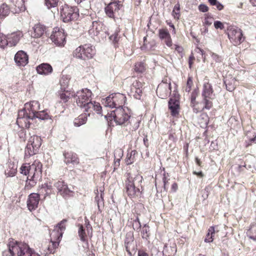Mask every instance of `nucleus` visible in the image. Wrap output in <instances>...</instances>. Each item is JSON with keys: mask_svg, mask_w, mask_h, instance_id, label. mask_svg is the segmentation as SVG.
I'll list each match as a JSON object with an SVG mask.
<instances>
[{"mask_svg": "<svg viewBox=\"0 0 256 256\" xmlns=\"http://www.w3.org/2000/svg\"><path fill=\"white\" fill-rule=\"evenodd\" d=\"M42 164L37 160L30 165V164H23L20 168V173L28 176L26 182V187L31 188L34 186L38 181L42 178Z\"/></svg>", "mask_w": 256, "mask_h": 256, "instance_id": "nucleus-1", "label": "nucleus"}, {"mask_svg": "<svg viewBox=\"0 0 256 256\" xmlns=\"http://www.w3.org/2000/svg\"><path fill=\"white\" fill-rule=\"evenodd\" d=\"M8 250H4L3 256H33L32 250L26 243L10 238L7 244Z\"/></svg>", "mask_w": 256, "mask_h": 256, "instance_id": "nucleus-2", "label": "nucleus"}, {"mask_svg": "<svg viewBox=\"0 0 256 256\" xmlns=\"http://www.w3.org/2000/svg\"><path fill=\"white\" fill-rule=\"evenodd\" d=\"M126 177L125 184L128 195L132 198L138 196L140 193V190L136 187L135 182L137 181L138 183L141 182L142 177L138 174L133 176L130 173L126 174Z\"/></svg>", "mask_w": 256, "mask_h": 256, "instance_id": "nucleus-3", "label": "nucleus"}, {"mask_svg": "<svg viewBox=\"0 0 256 256\" xmlns=\"http://www.w3.org/2000/svg\"><path fill=\"white\" fill-rule=\"evenodd\" d=\"M105 117L110 118L111 119L109 118L110 120L113 118L116 124L122 125L127 124L130 116L122 107H120L112 111L108 116Z\"/></svg>", "mask_w": 256, "mask_h": 256, "instance_id": "nucleus-4", "label": "nucleus"}, {"mask_svg": "<svg viewBox=\"0 0 256 256\" xmlns=\"http://www.w3.org/2000/svg\"><path fill=\"white\" fill-rule=\"evenodd\" d=\"M126 100L124 94L120 93H115L106 97L104 102V106L111 108L122 107Z\"/></svg>", "mask_w": 256, "mask_h": 256, "instance_id": "nucleus-5", "label": "nucleus"}, {"mask_svg": "<svg viewBox=\"0 0 256 256\" xmlns=\"http://www.w3.org/2000/svg\"><path fill=\"white\" fill-rule=\"evenodd\" d=\"M79 16V10L76 6L65 4L60 8L61 19L64 22L77 20Z\"/></svg>", "mask_w": 256, "mask_h": 256, "instance_id": "nucleus-6", "label": "nucleus"}, {"mask_svg": "<svg viewBox=\"0 0 256 256\" xmlns=\"http://www.w3.org/2000/svg\"><path fill=\"white\" fill-rule=\"evenodd\" d=\"M92 92L88 88H83L80 90L78 91L74 94L76 102L78 106L81 108H84L86 104L88 103L92 100Z\"/></svg>", "mask_w": 256, "mask_h": 256, "instance_id": "nucleus-7", "label": "nucleus"}, {"mask_svg": "<svg viewBox=\"0 0 256 256\" xmlns=\"http://www.w3.org/2000/svg\"><path fill=\"white\" fill-rule=\"evenodd\" d=\"M228 36L230 42L234 45H238L244 40L242 30L234 26L228 29Z\"/></svg>", "mask_w": 256, "mask_h": 256, "instance_id": "nucleus-8", "label": "nucleus"}, {"mask_svg": "<svg viewBox=\"0 0 256 256\" xmlns=\"http://www.w3.org/2000/svg\"><path fill=\"white\" fill-rule=\"evenodd\" d=\"M34 118L31 114H28L24 110H20L18 113L16 124L20 127L28 128L31 124L30 120H32Z\"/></svg>", "mask_w": 256, "mask_h": 256, "instance_id": "nucleus-9", "label": "nucleus"}, {"mask_svg": "<svg viewBox=\"0 0 256 256\" xmlns=\"http://www.w3.org/2000/svg\"><path fill=\"white\" fill-rule=\"evenodd\" d=\"M50 38L52 41L56 45L58 46H64L66 38L64 30L55 28H54V30L52 34L50 35Z\"/></svg>", "mask_w": 256, "mask_h": 256, "instance_id": "nucleus-10", "label": "nucleus"}, {"mask_svg": "<svg viewBox=\"0 0 256 256\" xmlns=\"http://www.w3.org/2000/svg\"><path fill=\"white\" fill-rule=\"evenodd\" d=\"M54 186L58 190V192L64 198L72 196L74 192L68 188V184L62 180L56 182Z\"/></svg>", "mask_w": 256, "mask_h": 256, "instance_id": "nucleus-11", "label": "nucleus"}, {"mask_svg": "<svg viewBox=\"0 0 256 256\" xmlns=\"http://www.w3.org/2000/svg\"><path fill=\"white\" fill-rule=\"evenodd\" d=\"M143 82L138 80L133 82L130 90V95L137 100H140L142 92Z\"/></svg>", "mask_w": 256, "mask_h": 256, "instance_id": "nucleus-12", "label": "nucleus"}, {"mask_svg": "<svg viewBox=\"0 0 256 256\" xmlns=\"http://www.w3.org/2000/svg\"><path fill=\"white\" fill-rule=\"evenodd\" d=\"M85 112H88L87 115L90 116L91 112L95 111L98 114L102 116V108L99 102L95 101H90L88 103L86 104V105L82 108Z\"/></svg>", "mask_w": 256, "mask_h": 256, "instance_id": "nucleus-13", "label": "nucleus"}, {"mask_svg": "<svg viewBox=\"0 0 256 256\" xmlns=\"http://www.w3.org/2000/svg\"><path fill=\"white\" fill-rule=\"evenodd\" d=\"M40 110V104L38 101L33 100L25 104L24 108L22 110H24L28 114H31L34 118V115Z\"/></svg>", "mask_w": 256, "mask_h": 256, "instance_id": "nucleus-14", "label": "nucleus"}, {"mask_svg": "<svg viewBox=\"0 0 256 256\" xmlns=\"http://www.w3.org/2000/svg\"><path fill=\"white\" fill-rule=\"evenodd\" d=\"M14 62L18 66H24L28 62V56L23 50L18 51L14 56Z\"/></svg>", "mask_w": 256, "mask_h": 256, "instance_id": "nucleus-15", "label": "nucleus"}, {"mask_svg": "<svg viewBox=\"0 0 256 256\" xmlns=\"http://www.w3.org/2000/svg\"><path fill=\"white\" fill-rule=\"evenodd\" d=\"M168 106L171 115L172 116H178L180 110L179 100L176 98H170L168 102Z\"/></svg>", "mask_w": 256, "mask_h": 256, "instance_id": "nucleus-16", "label": "nucleus"}, {"mask_svg": "<svg viewBox=\"0 0 256 256\" xmlns=\"http://www.w3.org/2000/svg\"><path fill=\"white\" fill-rule=\"evenodd\" d=\"M40 194L36 193L30 194L27 200V206L30 211L36 210L40 201Z\"/></svg>", "mask_w": 256, "mask_h": 256, "instance_id": "nucleus-17", "label": "nucleus"}, {"mask_svg": "<svg viewBox=\"0 0 256 256\" xmlns=\"http://www.w3.org/2000/svg\"><path fill=\"white\" fill-rule=\"evenodd\" d=\"M119 0L111 2L105 8L106 13L108 17L114 18V14L122 6Z\"/></svg>", "mask_w": 256, "mask_h": 256, "instance_id": "nucleus-18", "label": "nucleus"}, {"mask_svg": "<svg viewBox=\"0 0 256 256\" xmlns=\"http://www.w3.org/2000/svg\"><path fill=\"white\" fill-rule=\"evenodd\" d=\"M64 156V162L66 164H72L73 166L79 164V158L76 153L72 151L64 152L63 153Z\"/></svg>", "mask_w": 256, "mask_h": 256, "instance_id": "nucleus-19", "label": "nucleus"}, {"mask_svg": "<svg viewBox=\"0 0 256 256\" xmlns=\"http://www.w3.org/2000/svg\"><path fill=\"white\" fill-rule=\"evenodd\" d=\"M158 36L168 47L170 48L172 46L170 35L166 28L159 29Z\"/></svg>", "mask_w": 256, "mask_h": 256, "instance_id": "nucleus-20", "label": "nucleus"}, {"mask_svg": "<svg viewBox=\"0 0 256 256\" xmlns=\"http://www.w3.org/2000/svg\"><path fill=\"white\" fill-rule=\"evenodd\" d=\"M67 222L66 219H64L58 224L55 229L52 231L51 236H58V240H60L62 236L63 232L66 230V224Z\"/></svg>", "mask_w": 256, "mask_h": 256, "instance_id": "nucleus-21", "label": "nucleus"}, {"mask_svg": "<svg viewBox=\"0 0 256 256\" xmlns=\"http://www.w3.org/2000/svg\"><path fill=\"white\" fill-rule=\"evenodd\" d=\"M82 46L85 53V55L84 56V59L88 60L93 58L96 54L94 48L90 44H85Z\"/></svg>", "mask_w": 256, "mask_h": 256, "instance_id": "nucleus-22", "label": "nucleus"}, {"mask_svg": "<svg viewBox=\"0 0 256 256\" xmlns=\"http://www.w3.org/2000/svg\"><path fill=\"white\" fill-rule=\"evenodd\" d=\"M103 24L100 21H94L89 30V33L94 36H97L102 30Z\"/></svg>", "mask_w": 256, "mask_h": 256, "instance_id": "nucleus-23", "label": "nucleus"}, {"mask_svg": "<svg viewBox=\"0 0 256 256\" xmlns=\"http://www.w3.org/2000/svg\"><path fill=\"white\" fill-rule=\"evenodd\" d=\"M34 33L33 36L34 38H40L42 36L44 33L47 34L46 26L40 23L36 24L33 28Z\"/></svg>", "mask_w": 256, "mask_h": 256, "instance_id": "nucleus-24", "label": "nucleus"}, {"mask_svg": "<svg viewBox=\"0 0 256 256\" xmlns=\"http://www.w3.org/2000/svg\"><path fill=\"white\" fill-rule=\"evenodd\" d=\"M28 144L32 145V148H34L35 150H39L42 144V139L40 136L34 135L29 138Z\"/></svg>", "mask_w": 256, "mask_h": 256, "instance_id": "nucleus-25", "label": "nucleus"}, {"mask_svg": "<svg viewBox=\"0 0 256 256\" xmlns=\"http://www.w3.org/2000/svg\"><path fill=\"white\" fill-rule=\"evenodd\" d=\"M36 71L39 74L46 75L52 72V68L50 64L43 63L36 67Z\"/></svg>", "mask_w": 256, "mask_h": 256, "instance_id": "nucleus-26", "label": "nucleus"}, {"mask_svg": "<svg viewBox=\"0 0 256 256\" xmlns=\"http://www.w3.org/2000/svg\"><path fill=\"white\" fill-rule=\"evenodd\" d=\"M213 90L212 86L208 82L204 83L203 86L202 92V98H213Z\"/></svg>", "mask_w": 256, "mask_h": 256, "instance_id": "nucleus-27", "label": "nucleus"}, {"mask_svg": "<svg viewBox=\"0 0 256 256\" xmlns=\"http://www.w3.org/2000/svg\"><path fill=\"white\" fill-rule=\"evenodd\" d=\"M176 252V246L174 244L172 245L166 244L162 251L164 256H174Z\"/></svg>", "mask_w": 256, "mask_h": 256, "instance_id": "nucleus-28", "label": "nucleus"}, {"mask_svg": "<svg viewBox=\"0 0 256 256\" xmlns=\"http://www.w3.org/2000/svg\"><path fill=\"white\" fill-rule=\"evenodd\" d=\"M21 33L12 34L8 38V44L10 46H15L22 37Z\"/></svg>", "mask_w": 256, "mask_h": 256, "instance_id": "nucleus-29", "label": "nucleus"}, {"mask_svg": "<svg viewBox=\"0 0 256 256\" xmlns=\"http://www.w3.org/2000/svg\"><path fill=\"white\" fill-rule=\"evenodd\" d=\"M36 118L41 120H52V116L48 114L46 110H38L34 115V118Z\"/></svg>", "mask_w": 256, "mask_h": 256, "instance_id": "nucleus-30", "label": "nucleus"}, {"mask_svg": "<svg viewBox=\"0 0 256 256\" xmlns=\"http://www.w3.org/2000/svg\"><path fill=\"white\" fill-rule=\"evenodd\" d=\"M87 114L84 113L80 114L78 116V117L76 118H75L74 120V124L75 126H80L84 124L87 120Z\"/></svg>", "mask_w": 256, "mask_h": 256, "instance_id": "nucleus-31", "label": "nucleus"}, {"mask_svg": "<svg viewBox=\"0 0 256 256\" xmlns=\"http://www.w3.org/2000/svg\"><path fill=\"white\" fill-rule=\"evenodd\" d=\"M38 152V150H35L34 148H32V145H30L28 144L25 148L24 158H30L31 156L36 154L37 152Z\"/></svg>", "mask_w": 256, "mask_h": 256, "instance_id": "nucleus-32", "label": "nucleus"}, {"mask_svg": "<svg viewBox=\"0 0 256 256\" xmlns=\"http://www.w3.org/2000/svg\"><path fill=\"white\" fill-rule=\"evenodd\" d=\"M17 166L14 164L10 162L8 164V168L5 172V174L8 176H13L16 172Z\"/></svg>", "mask_w": 256, "mask_h": 256, "instance_id": "nucleus-33", "label": "nucleus"}, {"mask_svg": "<svg viewBox=\"0 0 256 256\" xmlns=\"http://www.w3.org/2000/svg\"><path fill=\"white\" fill-rule=\"evenodd\" d=\"M74 56L79 59L86 60V59H84V56L85 55V53L84 52V50H83V47L82 46H80L77 48L73 52Z\"/></svg>", "mask_w": 256, "mask_h": 256, "instance_id": "nucleus-34", "label": "nucleus"}, {"mask_svg": "<svg viewBox=\"0 0 256 256\" xmlns=\"http://www.w3.org/2000/svg\"><path fill=\"white\" fill-rule=\"evenodd\" d=\"M10 8L8 6L5 4L0 6V18H2L7 16L10 13Z\"/></svg>", "mask_w": 256, "mask_h": 256, "instance_id": "nucleus-35", "label": "nucleus"}, {"mask_svg": "<svg viewBox=\"0 0 256 256\" xmlns=\"http://www.w3.org/2000/svg\"><path fill=\"white\" fill-rule=\"evenodd\" d=\"M246 235L248 238L256 241V226H251L249 230L246 232Z\"/></svg>", "mask_w": 256, "mask_h": 256, "instance_id": "nucleus-36", "label": "nucleus"}, {"mask_svg": "<svg viewBox=\"0 0 256 256\" xmlns=\"http://www.w3.org/2000/svg\"><path fill=\"white\" fill-rule=\"evenodd\" d=\"M214 226H210L206 238L204 239V242H210L213 241V236L214 234Z\"/></svg>", "mask_w": 256, "mask_h": 256, "instance_id": "nucleus-37", "label": "nucleus"}, {"mask_svg": "<svg viewBox=\"0 0 256 256\" xmlns=\"http://www.w3.org/2000/svg\"><path fill=\"white\" fill-rule=\"evenodd\" d=\"M78 226L79 227L78 234L80 238V240L82 242H84L86 240V237L85 230L84 229V226L82 224H78Z\"/></svg>", "mask_w": 256, "mask_h": 256, "instance_id": "nucleus-38", "label": "nucleus"}, {"mask_svg": "<svg viewBox=\"0 0 256 256\" xmlns=\"http://www.w3.org/2000/svg\"><path fill=\"white\" fill-rule=\"evenodd\" d=\"M232 82H235L234 78L232 79L231 82L226 78L224 80V83L226 84V88L230 92H232L235 89V84H232Z\"/></svg>", "mask_w": 256, "mask_h": 256, "instance_id": "nucleus-39", "label": "nucleus"}, {"mask_svg": "<svg viewBox=\"0 0 256 256\" xmlns=\"http://www.w3.org/2000/svg\"><path fill=\"white\" fill-rule=\"evenodd\" d=\"M142 236L143 238L148 240L150 236V228L145 224L141 231Z\"/></svg>", "mask_w": 256, "mask_h": 256, "instance_id": "nucleus-40", "label": "nucleus"}, {"mask_svg": "<svg viewBox=\"0 0 256 256\" xmlns=\"http://www.w3.org/2000/svg\"><path fill=\"white\" fill-rule=\"evenodd\" d=\"M134 70L136 72L138 73H142L146 70V67L144 62H139L135 64Z\"/></svg>", "mask_w": 256, "mask_h": 256, "instance_id": "nucleus-41", "label": "nucleus"}, {"mask_svg": "<svg viewBox=\"0 0 256 256\" xmlns=\"http://www.w3.org/2000/svg\"><path fill=\"white\" fill-rule=\"evenodd\" d=\"M136 153V150H132L129 154H128L127 158L126 160V164L129 165L132 164L134 162V156L132 157V156H134Z\"/></svg>", "mask_w": 256, "mask_h": 256, "instance_id": "nucleus-42", "label": "nucleus"}, {"mask_svg": "<svg viewBox=\"0 0 256 256\" xmlns=\"http://www.w3.org/2000/svg\"><path fill=\"white\" fill-rule=\"evenodd\" d=\"M210 100V99L208 98H203V102L204 104V106L203 107L202 109L206 108L207 110H210V108H212V103Z\"/></svg>", "mask_w": 256, "mask_h": 256, "instance_id": "nucleus-43", "label": "nucleus"}, {"mask_svg": "<svg viewBox=\"0 0 256 256\" xmlns=\"http://www.w3.org/2000/svg\"><path fill=\"white\" fill-rule=\"evenodd\" d=\"M8 45V40L5 36H0V48H4L6 46Z\"/></svg>", "mask_w": 256, "mask_h": 256, "instance_id": "nucleus-44", "label": "nucleus"}, {"mask_svg": "<svg viewBox=\"0 0 256 256\" xmlns=\"http://www.w3.org/2000/svg\"><path fill=\"white\" fill-rule=\"evenodd\" d=\"M58 2V0H45L46 4L48 8L56 6Z\"/></svg>", "mask_w": 256, "mask_h": 256, "instance_id": "nucleus-45", "label": "nucleus"}, {"mask_svg": "<svg viewBox=\"0 0 256 256\" xmlns=\"http://www.w3.org/2000/svg\"><path fill=\"white\" fill-rule=\"evenodd\" d=\"M180 7L178 4H176L174 6V10H172V14L174 18L176 19H178L180 16Z\"/></svg>", "mask_w": 256, "mask_h": 256, "instance_id": "nucleus-46", "label": "nucleus"}, {"mask_svg": "<svg viewBox=\"0 0 256 256\" xmlns=\"http://www.w3.org/2000/svg\"><path fill=\"white\" fill-rule=\"evenodd\" d=\"M193 85V82L192 77H188L187 80L186 86L185 88V91L187 92H190L192 87Z\"/></svg>", "mask_w": 256, "mask_h": 256, "instance_id": "nucleus-47", "label": "nucleus"}, {"mask_svg": "<svg viewBox=\"0 0 256 256\" xmlns=\"http://www.w3.org/2000/svg\"><path fill=\"white\" fill-rule=\"evenodd\" d=\"M198 96V91L196 90H194L192 91L191 94V106H195V104L196 103V98Z\"/></svg>", "mask_w": 256, "mask_h": 256, "instance_id": "nucleus-48", "label": "nucleus"}, {"mask_svg": "<svg viewBox=\"0 0 256 256\" xmlns=\"http://www.w3.org/2000/svg\"><path fill=\"white\" fill-rule=\"evenodd\" d=\"M123 156V150L122 148H118L114 152V156L115 158L121 159Z\"/></svg>", "mask_w": 256, "mask_h": 256, "instance_id": "nucleus-49", "label": "nucleus"}, {"mask_svg": "<svg viewBox=\"0 0 256 256\" xmlns=\"http://www.w3.org/2000/svg\"><path fill=\"white\" fill-rule=\"evenodd\" d=\"M100 194L99 196L98 194L96 195L95 197V200L97 202L98 206L100 204H103V197L102 195L104 194V191L102 190H100Z\"/></svg>", "mask_w": 256, "mask_h": 256, "instance_id": "nucleus-50", "label": "nucleus"}, {"mask_svg": "<svg viewBox=\"0 0 256 256\" xmlns=\"http://www.w3.org/2000/svg\"><path fill=\"white\" fill-rule=\"evenodd\" d=\"M52 186L48 184H45L42 188V190H44L46 192V195H49L50 194Z\"/></svg>", "mask_w": 256, "mask_h": 256, "instance_id": "nucleus-51", "label": "nucleus"}, {"mask_svg": "<svg viewBox=\"0 0 256 256\" xmlns=\"http://www.w3.org/2000/svg\"><path fill=\"white\" fill-rule=\"evenodd\" d=\"M212 58L216 62H220L222 60L221 56H220L219 55L214 53H212Z\"/></svg>", "mask_w": 256, "mask_h": 256, "instance_id": "nucleus-52", "label": "nucleus"}, {"mask_svg": "<svg viewBox=\"0 0 256 256\" xmlns=\"http://www.w3.org/2000/svg\"><path fill=\"white\" fill-rule=\"evenodd\" d=\"M170 179H168L166 176V174H164V177L162 178V180H163V182H164V188L165 190H167L168 189V180Z\"/></svg>", "mask_w": 256, "mask_h": 256, "instance_id": "nucleus-53", "label": "nucleus"}, {"mask_svg": "<svg viewBox=\"0 0 256 256\" xmlns=\"http://www.w3.org/2000/svg\"><path fill=\"white\" fill-rule=\"evenodd\" d=\"M118 31L116 30L114 33L110 36V39L114 42H116L118 41Z\"/></svg>", "mask_w": 256, "mask_h": 256, "instance_id": "nucleus-54", "label": "nucleus"}, {"mask_svg": "<svg viewBox=\"0 0 256 256\" xmlns=\"http://www.w3.org/2000/svg\"><path fill=\"white\" fill-rule=\"evenodd\" d=\"M214 26L216 29L220 28V30H222L224 28L223 24L221 22L218 20L214 22Z\"/></svg>", "mask_w": 256, "mask_h": 256, "instance_id": "nucleus-55", "label": "nucleus"}, {"mask_svg": "<svg viewBox=\"0 0 256 256\" xmlns=\"http://www.w3.org/2000/svg\"><path fill=\"white\" fill-rule=\"evenodd\" d=\"M132 226L134 230L136 228L138 230L139 228L141 227V224L138 218H137L136 220L134 221Z\"/></svg>", "mask_w": 256, "mask_h": 256, "instance_id": "nucleus-56", "label": "nucleus"}, {"mask_svg": "<svg viewBox=\"0 0 256 256\" xmlns=\"http://www.w3.org/2000/svg\"><path fill=\"white\" fill-rule=\"evenodd\" d=\"M246 147L250 146L252 143H256V136L252 138H250L248 140H246Z\"/></svg>", "mask_w": 256, "mask_h": 256, "instance_id": "nucleus-57", "label": "nucleus"}, {"mask_svg": "<svg viewBox=\"0 0 256 256\" xmlns=\"http://www.w3.org/2000/svg\"><path fill=\"white\" fill-rule=\"evenodd\" d=\"M198 10L202 12H206L208 10V8L205 4H201L198 6Z\"/></svg>", "mask_w": 256, "mask_h": 256, "instance_id": "nucleus-58", "label": "nucleus"}, {"mask_svg": "<svg viewBox=\"0 0 256 256\" xmlns=\"http://www.w3.org/2000/svg\"><path fill=\"white\" fill-rule=\"evenodd\" d=\"M60 100L64 102H66L69 99V96H66L64 93H62L60 94Z\"/></svg>", "mask_w": 256, "mask_h": 256, "instance_id": "nucleus-59", "label": "nucleus"}, {"mask_svg": "<svg viewBox=\"0 0 256 256\" xmlns=\"http://www.w3.org/2000/svg\"><path fill=\"white\" fill-rule=\"evenodd\" d=\"M56 241H52L51 240V242H52V244H51V246H52V248L55 250L56 248H58V244H59V242L61 238H60V240H58V236H56Z\"/></svg>", "mask_w": 256, "mask_h": 256, "instance_id": "nucleus-60", "label": "nucleus"}, {"mask_svg": "<svg viewBox=\"0 0 256 256\" xmlns=\"http://www.w3.org/2000/svg\"><path fill=\"white\" fill-rule=\"evenodd\" d=\"M120 158L118 159V158H114V170L117 169L119 167V166L120 165Z\"/></svg>", "mask_w": 256, "mask_h": 256, "instance_id": "nucleus-61", "label": "nucleus"}, {"mask_svg": "<svg viewBox=\"0 0 256 256\" xmlns=\"http://www.w3.org/2000/svg\"><path fill=\"white\" fill-rule=\"evenodd\" d=\"M60 85L62 86H64V88H65V86H66L68 85V80H67V79L66 80H64V78H62L60 80Z\"/></svg>", "mask_w": 256, "mask_h": 256, "instance_id": "nucleus-62", "label": "nucleus"}, {"mask_svg": "<svg viewBox=\"0 0 256 256\" xmlns=\"http://www.w3.org/2000/svg\"><path fill=\"white\" fill-rule=\"evenodd\" d=\"M214 6H216V8L219 10H222L224 8V6L218 1L216 2V4H214Z\"/></svg>", "mask_w": 256, "mask_h": 256, "instance_id": "nucleus-63", "label": "nucleus"}, {"mask_svg": "<svg viewBox=\"0 0 256 256\" xmlns=\"http://www.w3.org/2000/svg\"><path fill=\"white\" fill-rule=\"evenodd\" d=\"M138 256H149V255L143 250H139L138 251Z\"/></svg>", "mask_w": 256, "mask_h": 256, "instance_id": "nucleus-64", "label": "nucleus"}]
</instances>
